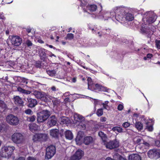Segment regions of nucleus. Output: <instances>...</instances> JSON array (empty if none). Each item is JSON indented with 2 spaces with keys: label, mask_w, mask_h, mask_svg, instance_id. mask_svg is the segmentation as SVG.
I'll use <instances>...</instances> for the list:
<instances>
[{
  "label": "nucleus",
  "mask_w": 160,
  "mask_h": 160,
  "mask_svg": "<svg viewBox=\"0 0 160 160\" xmlns=\"http://www.w3.org/2000/svg\"><path fill=\"white\" fill-rule=\"evenodd\" d=\"M31 29L30 28H27V31L28 33H29L31 32Z\"/></svg>",
  "instance_id": "64"
},
{
  "label": "nucleus",
  "mask_w": 160,
  "mask_h": 160,
  "mask_svg": "<svg viewBox=\"0 0 160 160\" xmlns=\"http://www.w3.org/2000/svg\"><path fill=\"white\" fill-rule=\"evenodd\" d=\"M117 108L118 110L121 111L123 108V106L122 104H119Z\"/></svg>",
  "instance_id": "49"
},
{
  "label": "nucleus",
  "mask_w": 160,
  "mask_h": 160,
  "mask_svg": "<svg viewBox=\"0 0 160 160\" xmlns=\"http://www.w3.org/2000/svg\"><path fill=\"white\" fill-rule=\"evenodd\" d=\"M112 130L114 132L117 131L118 132L121 133L123 132L122 129L118 127H115L112 128Z\"/></svg>",
  "instance_id": "32"
},
{
  "label": "nucleus",
  "mask_w": 160,
  "mask_h": 160,
  "mask_svg": "<svg viewBox=\"0 0 160 160\" xmlns=\"http://www.w3.org/2000/svg\"><path fill=\"white\" fill-rule=\"evenodd\" d=\"M135 127L138 131H141L143 129V125L140 122H137L135 124Z\"/></svg>",
  "instance_id": "27"
},
{
  "label": "nucleus",
  "mask_w": 160,
  "mask_h": 160,
  "mask_svg": "<svg viewBox=\"0 0 160 160\" xmlns=\"http://www.w3.org/2000/svg\"><path fill=\"white\" fill-rule=\"evenodd\" d=\"M15 148L13 146H5L2 148L0 153V156L3 158H9L12 155Z\"/></svg>",
  "instance_id": "1"
},
{
  "label": "nucleus",
  "mask_w": 160,
  "mask_h": 160,
  "mask_svg": "<svg viewBox=\"0 0 160 160\" xmlns=\"http://www.w3.org/2000/svg\"><path fill=\"white\" fill-rule=\"evenodd\" d=\"M147 154L148 157L150 158L156 159L160 157V151L155 149H150L148 152Z\"/></svg>",
  "instance_id": "10"
},
{
  "label": "nucleus",
  "mask_w": 160,
  "mask_h": 160,
  "mask_svg": "<svg viewBox=\"0 0 160 160\" xmlns=\"http://www.w3.org/2000/svg\"><path fill=\"white\" fill-rule=\"evenodd\" d=\"M103 107V108L104 109H107V108L108 107V105H104V104H102Z\"/></svg>",
  "instance_id": "61"
},
{
  "label": "nucleus",
  "mask_w": 160,
  "mask_h": 160,
  "mask_svg": "<svg viewBox=\"0 0 160 160\" xmlns=\"http://www.w3.org/2000/svg\"><path fill=\"white\" fill-rule=\"evenodd\" d=\"M70 122L69 119L66 117H63L61 118L60 123L61 124H67Z\"/></svg>",
  "instance_id": "26"
},
{
  "label": "nucleus",
  "mask_w": 160,
  "mask_h": 160,
  "mask_svg": "<svg viewBox=\"0 0 160 160\" xmlns=\"http://www.w3.org/2000/svg\"><path fill=\"white\" fill-rule=\"evenodd\" d=\"M27 160H36V159L35 158H34V157H32L29 156L27 158Z\"/></svg>",
  "instance_id": "54"
},
{
  "label": "nucleus",
  "mask_w": 160,
  "mask_h": 160,
  "mask_svg": "<svg viewBox=\"0 0 160 160\" xmlns=\"http://www.w3.org/2000/svg\"><path fill=\"white\" fill-rule=\"evenodd\" d=\"M78 128L81 130H85L86 128V125L83 123L80 122L78 126Z\"/></svg>",
  "instance_id": "36"
},
{
  "label": "nucleus",
  "mask_w": 160,
  "mask_h": 160,
  "mask_svg": "<svg viewBox=\"0 0 160 160\" xmlns=\"http://www.w3.org/2000/svg\"><path fill=\"white\" fill-rule=\"evenodd\" d=\"M67 38L69 40H72L74 38V35L71 33H68L67 35Z\"/></svg>",
  "instance_id": "42"
},
{
  "label": "nucleus",
  "mask_w": 160,
  "mask_h": 160,
  "mask_svg": "<svg viewBox=\"0 0 160 160\" xmlns=\"http://www.w3.org/2000/svg\"><path fill=\"white\" fill-rule=\"evenodd\" d=\"M36 117L35 115H32L30 117H28L27 120V121L30 122H33L36 119Z\"/></svg>",
  "instance_id": "37"
},
{
  "label": "nucleus",
  "mask_w": 160,
  "mask_h": 160,
  "mask_svg": "<svg viewBox=\"0 0 160 160\" xmlns=\"http://www.w3.org/2000/svg\"><path fill=\"white\" fill-rule=\"evenodd\" d=\"M74 117V120L76 121V123L77 122H83L85 120V118L84 117L78 114H75Z\"/></svg>",
  "instance_id": "18"
},
{
  "label": "nucleus",
  "mask_w": 160,
  "mask_h": 160,
  "mask_svg": "<svg viewBox=\"0 0 160 160\" xmlns=\"http://www.w3.org/2000/svg\"><path fill=\"white\" fill-rule=\"evenodd\" d=\"M7 106L4 102L1 100H0V108L3 109H5L6 108Z\"/></svg>",
  "instance_id": "39"
},
{
  "label": "nucleus",
  "mask_w": 160,
  "mask_h": 160,
  "mask_svg": "<svg viewBox=\"0 0 160 160\" xmlns=\"http://www.w3.org/2000/svg\"><path fill=\"white\" fill-rule=\"evenodd\" d=\"M22 42V39L18 36H13L11 40L12 44L16 46L20 45L21 44Z\"/></svg>",
  "instance_id": "12"
},
{
  "label": "nucleus",
  "mask_w": 160,
  "mask_h": 160,
  "mask_svg": "<svg viewBox=\"0 0 160 160\" xmlns=\"http://www.w3.org/2000/svg\"><path fill=\"white\" fill-rule=\"evenodd\" d=\"M28 106L30 108L34 107L38 104L37 100L30 97H28L27 98Z\"/></svg>",
  "instance_id": "13"
},
{
  "label": "nucleus",
  "mask_w": 160,
  "mask_h": 160,
  "mask_svg": "<svg viewBox=\"0 0 160 160\" xmlns=\"http://www.w3.org/2000/svg\"><path fill=\"white\" fill-rule=\"evenodd\" d=\"M130 125V123L127 122H126L123 123L122 126L125 128H127Z\"/></svg>",
  "instance_id": "46"
},
{
  "label": "nucleus",
  "mask_w": 160,
  "mask_h": 160,
  "mask_svg": "<svg viewBox=\"0 0 160 160\" xmlns=\"http://www.w3.org/2000/svg\"><path fill=\"white\" fill-rule=\"evenodd\" d=\"M94 103L95 105L98 104V101L96 99H94Z\"/></svg>",
  "instance_id": "62"
},
{
  "label": "nucleus",
  "mask_w": 160,
  "mask_h": 160,
  "mask_svg": "<svg viewBox=\"0 0 160 160\" xmlns=\"http://www.w3.org/2000/svg\"><path fill=\"white\" fill-rule=\"evenodd\" d=\"M44 49H41L39 51V54L40 57L41 59L44 61L47 58L46 54L45 52Z\"/></svg>",
  "instance_id": "20"
},
{
  "label": "nucleus",
  "mask_w": 160,
  "mask_h": 160,
  "mask_svg": "<svg viewBox=\"0 0 160 160\" xmlns=\"http://www.w3.org/2000/svg\"><path fill=\"white\" fill-rule=\"evenodd\" d=\"M156 45L158 48L160 49V40L156 41Z\"/></svg>",
  "instance_id": "51"
},
{
  "label": "nucleus",
  "mask_w": 160,
  "mask_h": 160,
  "mask_svg": "<svg viewBox=\"0 0 160 160\" xmlns=\"http://www.w3.org/2000/svg\"><path fill=\"white\" fill-rule=\"evenodd\" d=\"M141 31L143 33H146V30L143 28H142L141 29Z\"/></svg>",
  "instance_id": "63"
},
{
  "label": "nucleus",
  "mask_w": 160,
  "mask_h": 160,
  "mask_svg": "<svg viewBox=\"0 0 160 160\" xmlns=\"http://www.w3.org/2000/svg\"><path fill=\"white\" fill-rule=\"evenodd\" d=\"M152 57V55L150 53L148 54L147 55V58H151Z\"/></svg>",
  "instance_id": "55"
},
{
  "label": "nucleus",
  "mask_w": 160,
  "mask_h": 160,
  "mask_svg": "<svg viewBox=\"0 0 160 160\" xmlns=\"http://www.w3.org/2000/svg\"><path fill=\"white\" fill-rule=\"evenodd\" d=\"M125 18L126 21H132L134 19V17L130 13H126L125 15Z\"/></svg>",
  "instance_id": "29"
},
{
  "label": "nucleus",
  "mask_w": 160,
  "mask_h": 160,
  "mask_svg": "<svg viewBox=\"0 0 160 160\" xmlns=\"http://www.w3.org/2000/svg\"><path fill=\"white\" fill-rule=\"evenodd\" d=\"M7 122L10 125L16 126L19 122V120L17 116L12 114H10L7 115L6 118Z\"/></svg>",
  "instance_id": "6"
},
{
  "label": "nucleus",
  "mask_w": 160,
  "mask_h": 160,
  "mask_svg": "<svg viewBox=\"0 0 160 160\" xmlns=\"http://www.w3.org/2000/svg\"><path fill=\"white\" fill-rule=\"evenodd\" d=\"M47 72L48 75L52 77L55 76L56 73V72L55 70H48L47 71Z\"/></svg>",
  "instance_id": "34"
},
{
  "label": "nucleus",
  "mask_w": 160,
  "mask_h": 160,
  "mask_svg": "<svg viewBox=\"0 0 160 160\" xmlns=\"http://www.w3.org/2000/svg\"><path fill=\"white\" fill-rule=\"evenodd\" d=\"M83 2H81L82 4L81 5L82 6H85L86 5H87V2L85 1L84 0H83Z\"/></svg>",
  "instance_id": "58"
},
{
  "label": "nucleus",
  "mask_w": 160,
  "mask_h": 160,
  "mask_svg": "<svg viewBox=\"0 0 160 160\" xmlns=\"http://www.w3.org/2000/svg\"><path fill=\"white\" fill-rule=\"evenodd\" d=\"M30 130L32 132H34L38 130L39 129V127L35 123H32L29 125Z\"/></svg>",
  "instance_id": "19"
},
{
  "label": "nucleus",
  "mask_w": 160,
  "mask_h": 160,
  "mask_svg": "<svg viewBox=\"0 0 160 160\" xmlns=\"http://www.w3.org/2000/svg\"><path fill=\"white\" fill-rule=\"evenodd\" d=\"M43 63L41 61H36L35 65L37 68H41L43 67Z\"/></svg>",
  "instance_id": "33"
},
{
  "label": "nucleus",
  "mask_w": 160,
  "mask_h": 160,
  "mask_svg": "<svg viewBox=\"0 0 160 160\" xmlns=\"http://www.w3.org/2000/svg\"><path fill=\"white\" fill-rule=\"evenodd\" d=\"M98 136L100 137L104 143L107 141V137L106 135L102 131H100L98 133Z\"/></svg>",
  "instance_id": "24"
},
{
  "label": "nucleus",
  "mask_w": 160,
  "mask_h": 160,
  "mask_svg": "<svg viewBox=\"0 0 160 160\" xmlns=\"http://www.w3.org/2000/svg\"><path fill=\"white\" fill-rule=\"evenodd\" d=\"M32 94L33 95L37 98L40 99L45 102L48 101V96L46 93L36 90H32Z\"/></svg>",
  "instance_id": "4"
},
{
  "label": "nucleus",
  "mask_w": 160,
  "mask_h": 160,
  "mask_svg": "<svg viewBox=\"0 0 160 160\" xmlns=\"http://www.w3.org/2000/svg\"><path fill=\"white\" fill-rule=\"evenodd\" d=\"M51 90L53 91H55L56 90V88L55 86H52L51 88Z\"/></svg>",
  "instance_id": "59"
},
{
  "label": "nucleus",
  "mask_w": 160,
  "mask_h": 160,
  "mask_svg": "<svg viewBox=\"0 0 160 160\" xmlns=\"http://www.w3.org/2000/svg\"><path fill=\"white\" fill-rule=\"evenodd\" d=\"M97 115L99 117L102 115L103 114V109L102 108H100L98 109L96 112Z\"/></svg>",
  "instance_id": "38"
},
{
  "label": "nucleus",
  "mask_w": 160,
  "mask_h": 160,
  "mask_svg": "<svg viewBox=\"0 0 160 160\" xmlns=\"http://www.w3.org/2000/svg\"><path fill=\"white\" fill-rule=\"evenodd\" d=\"M84 152L81 149L78 150L74 154L79 160L82 158L84 155Z\"/></svg>",
  "instance_id": "23"
},
{
  "label": "nucleus",
  "mask_w": 160,
  "mask_h": 160,
  "mask_svg": "<svg viewBox=\"0 0 160 160\" xmlns=\"http://www.w3.org/2000/svg\"><path fill=\"white\" fill-rule=\"evenodd\" d=\"M47 45L48 46L49 48H53L54 49H55V48L53 47L52 45H49L48 44H47Z\"/></svg>",
  "instance_id": "60"
},
{
  "label": "nucleus",
  "mask_w": 160,
  "mask_h": 160,
  "mask_svg": "<svg viewBox=\"0 0 160 160\" xmlns=\"http://www.w3.org/2000/svg\"><path fill=\"white\" fill-rule=\"evenodd\" d=\"M86 7L87 9L91 12L95 11L97 9V6L95 5H88Z\"/></svg>",
  "instance_id": "28"
},
{
  "label": "nucleus",
  "mask_w": 160,
  "mask_h": 160,
  "mask_svg": "<svg viewBox=\"0 0 160 160\" xmlns=\"http://www.w3.org/2000/svg\"><path fill=\"white\" fill-rule=\"evenodd\" d=\"M101 121L105 122L106 120V118L105 117H102L100 119Z\"/></svg>",
  "instance_id": "56"
},
{
  "label": "nucleus",
  "mask_w": 160,
  "mask_h": 160,
  "mask_svg": "<svg viewBox=\"0 0 160 160\" xmlns=\"http://www.w3.org/2000/svg\"><path fill=\"white\" fill-rule=\"evenodd\" d=\"M108 90L107 88L101 86L99 91L108 92Z\"/></svg>",
  "instance_id": "45"
},
{
  "label": "nucleus",
  "mask_w": 160,
  "mask_h": 160,
  "mask_svg": "<svg viewBox=\"0 0 160 160\" xmlns=\"http://www.w3.org/2000/svg\"><path fill=\"white\" fill-rule=\"evenodd\" d=\"M114 13L115 14V18L119 22L122 21L123 17L127 13L126 10L127 9L124 8L116 7L114 9Z\"/></svg>",
  "instance_id": "3"
},
{
  "label": "nucleus",
  "mask_w": 160,
  "mask_h": 160,
  "mask_svg": "<svg viewBox=\"0 0 160 160\" xmlns=\"http://www.w3.org/2000/svg\"><path fill=\"white\" fill-rule=\"evenodd\" d=\"M52 102L54 105L56 106L58 105L59 104H60V102L58 100H57L56 99L52 101Z\"/></svg>",
  "instance_id": "48"
},
{
  "label": "nucleus",
  "mask_w": 160,
  "mask_h": 160,
  "mask_svg": "<svg viewBox=\"0 0 160 160\" xmlns=\"http://www.w3.org/2000/svg\"><path fill=\"white\" fill-rule=\"evenodd\" d=\"M57 119L55 116L52 115L48 118L47 125L49 127H51L56 125Z\"/></svg>",
  "instance_id": "11"
},
{
  "label": "nucleus",
  "mask_w": 160,
  "mask_h": 160,
  "mask_svg": "<svg viewBox=\"0 0 160 160\" xmlns=\"http://www.w3.org/2000/svg\"><path fill=\"white\" fill-rule=\"evenodd\" d=\"M26 44L27 45L28 47L31 46L32 45V44L31 42V41L29 40H28L27 41H26Z\"/></svg>",
  "instance_id": "52"
},
{
  "label": "nucleus",
  "mask_w": 160,
  "mask_h": 160,
  "mask_svg": "<svg viewBox=\"0 0 160 160\" xmlns=\"http://www.w3.org/2000/svg\"><path fill=\"white\" fill-rule=\"evenodd\" d=\"M129 160H142L141 158L138 154H132L129 156Z\"/></svg>",
  "instance_id": "21"
},
{
  "label": "nucleus",
  "mask_w": 160,
  "mask_h": 160,
  "mask_svg": "<svg viewBox=\"0 0 160 160\" xmlns=\"http://www.w3.org/2000/svg\"><path fill=\"white\" fill-rule=\"evenodd\" d=\"M65 136L66 138L69 140H72L73 138L72 133L69 130H67L65 132Z\"/></svg>",
  "instance_id": "25"
},
{
  "label": "nucleus",
  "mask_w": 160,
  "mask_h": 160,
  "mask_svg": "<svg viewBox=\"0 0 160 160\" xmlns=\"http://www.w3.org/2000/svg\"><path fill=\"white\" fill-rule=\"evenodd\" d=\"M48 138L47 134L45 133H38L35 134L32 139L34 142L39 141L44 142L46 141Z\"/></svg>",
  "instance_id": "9"
},
{
  "label": "nucleus",
  "mask_w": 160,
  "mask_h": 160,
  "mask_svg": "<svg viewBox=\"0 0 160 160\" xmlns=\"http://www.w3.org/2000/svg\"><path fill=\"white\" fill-rule=\"evenodd\" d=\"M95 139L91 136H86L83 138V143L85 145L92 144L94 143Z\"/></svg>",
  "instance_id": "15"
},
{
  "label": "nucleus",
  "mask_w": 160,
  "mask_h": 160,
  "mask_svg": "<svg viewBox=\"0 0 160 160\" xmlns=\"http://www.w3.org/2000/svg\"><path fill=\"white\" fill-rule=\"evenodd\" d=\"M115 156V155H114V157ZM115 158V159H113L111 157H108L106 158L105 160H116V159H115V158Z\"/></svg>",
  "instance_id": "57"
},
{
  "label": "nucleus",
  "mask_w": 160,
  "mask_h": 160,
  "mask_svg": "<svg viewBox=\"0 0 160 160\" xmlns=\"http://www.w3.org/2000/svg\"><path fill=\"white\" fill-rule=\"evenodd\" d=\"M50 134L52 137L57 138H59V134L61 137H62L63 135L61 133H59V130L56 129L51 130L50 131Z\"/></svg>",
  "instance_id": "17"
},
{
  "label": "nucleus",
  "mask_w": 160,
  "mask_h": 160,
  "mask_svg": "<svg viewBox=\"0 0 160 160\" xmlns=\"http://www.w3.org/2000/svg\"><path fill=\"white\" fill-rule=\"evenodd\" d=\"M155 145L156 146L159 147H160V141L157 140L155 142Z\"/></svg>",
  "instance_id": "53"
},
{
  "label": "nucleus",
  "mask_w": 160,
  "mask_h": 160,
  "mask_svg": "<svg viewBox=\"0 0 160 160\" xmlns=\"http://www.w3.org/2000/svg\"><path fill=\"white\" fill-rule=\"evenodd\" d=\"M49 111L43 110L37 114V121L38 123H42L46 121L50 116Z\"/></svg>",
  "instance_id": "2"
},
{
  "label": "nucleus",
  "mask_w": 160,
  "mask_h": 160,
  "mask_svg": "<svg viewBox=\"0 0 160 160\" xmlns=\"http://www.w3.org/2000/svg\"><path fill=\"white\" fill-rule=\"evenodd\" d=\"M13 100L15 104L22 107L24 106V102L22 98L19 96H14L13 98Z\"/></svg>",
  "instance_id": "14"
},
{
  "label": "nucleus",
  "mask_w": 160,
  "mask_h": 160,
  "mask_svg": "<svg viewBox=\"0 0 160 160\" xmlns=\"http://www.w3.org/2000/svg\"><path fill=\"white\" fill-rule=\"evenodd\" d=\"M150 123L147 122H146L145 124H146V129L150 132L152 131L153 130L152 126V125H149Z\"/></svg>",
  "instance_id": "31"
},
{
  "label": "nucleus",
  "mask_w": 160,
  "mask_h": 160,
  "mask_svg": "<svg viewBox=\"0 0 160 160\" xmlns=\"http://www.w3.org/2000/svg\"><path fill=\"white\" fill-rule=\"evenodd\" d=\"M70 160H79L76 156L73 155L70 158Z\"/></svg>",
  "instance_id": "50"
},
{
  "label": "nucleus",
  "mask_w": 160,
  "mask_h": 160,
  "mask_svg": "<svg viewBox=\"0 0 160 160\" xmlns=\"http://www.w3.org/2000/svg\"><path fill=\"white\" fill-rule=\"evenodd\" d=\"M24 112L25 113L29 115H32L33 113V112L30 109H28L26 110Z\"/></svg>",
  "instance_id": "44"
},
{
  "label": "nucleus",
  "mask_w": 160,
  "mask_h": 160,
  "mask_svg": "<svg viewBox=\"0 0 160 160\" xmlns=\"http://www.w3.org/2000/svg\"><path fill=\"white\" fill-rule=\"evenodd\" d=\"M135 139H136V143L138 145L140 144L141 143L142 141L143 140L142 138L139 136L136 137Z\"/></svg>",
  "instance_id": "35"
},
{
  "label": "nucleus",
  "mask_w": 160,
  "mask_h": 160,
  "mask_svg": "<svg viewBox=\"0 0 160 160\" xmlns=\"http://www.w3.org/2000/svg\"><path fill=\"white\" fill-rule=\"evenodd\" d=\"M107 148L112 149L118 148L119 146V142L116 139L110 140L109 142L107 141L103 143Z\"/></svg>",
  "instance_id": "7"
},
{
  "label": "nucleus",
  "mask_w": 160,
  "mask_h": 160,
  "mask_svg": "<svg viewBox=\"0 0 160 160\" xmlns=\"http://www.w3.org/2000/svg\"><path fill=\"white\" fill-rule=\"evenodd\" d=\"M56 152L55 147L52 145L48 146L46 149V157L48 159L51 158Z\"/></svg>",
  "instance_id": "8"
},
{
  "label": "nucleus",
  "mask_w": 160,
  "mask_h": 160,
  "mask_svg": "<svg viewBox=\"0 0 160 160\" xmlns=\"http://www.w3.org/2000/svg\"><path fill=\"white\" fill-rule=\"evenodd\" d=\"M102 85H101L100 84H96L95 85V89L96 90H98V91H99L100 87Z\"/></svg>",
  "instance_id": "47"
},
{
  "label": "nucleus",
  "mask_w": 160,
  "mask_h": 160,
  "mask_svg": "<svg viewBox=\"0 0 160 160\" xmlns=\"http://www.w3.org/2000/svg\"><path fill=\"white\" fill-rule=\"evenodd\" d=\"M12 141L17 144H22L24 141V136L20 133L15 132L11 137Z\"/></svg>",
  "instance_id": "5"
},
{
  "label": "nucleus",
  "mask_w": 160,
  "mask_h": 160,
  "mask_svg": "<svg viewBox=\"0 0 160 160\" xmlns=\"http://www.w3.org/2000/svg\"><path fill=\"white\" fill-rule=\"evenodd\" d=\"M17 91L21 93L26 95L30 94L32 92V91L25 90L20 87L18 88Z\"/></svg>",
  "instance_id": "22"
},
{
  "label": "nucleus",
  "mask_w": 160,
  "mask_h": 160,
  "mask_svg": "<svg viewBox=\"0 0 160 160\" xmlns=\"http://www.w3.org/2000/svg\"><path fill=\"white\" fill-rule=\"evenodd\" d=\"M84 136V132L83 131H80L78 132L77 136L82 138Z\"/></svg>",
  "instance_id": "43"
},
{
  "label": "nucleus",
  "mask_w": 160,
  "mask_h": 160,
  "mask_svg": "<svg viewBox=\"0 0 160 160\" xmlns=\"http://www.w3.org/2000/svg\"><path fill=\"white\" fill-rule=\"evenodd\" d=\"M75 141L77 144L80 145L83 143L82 138L77 136L75 138Z\"/></svg>",
  "instance_id": "30"
},
{
  "label": "nucleus",
  "mask_w": 160,
  "mask_h": 160,
  "mask_svg": "<svg viewBox=\"0 0 160 160\" xmlns=\"http://www.w3.org/2000/svg\"><path fill=\"white\" fill-rule=\"evenodd\" d=\"M114 157L115 159H116V160L119 159V160H127L125 158H124L119 155H115Z\"/></svg>",
  "instance_id": "40"
},
{
  "label": "nucleus",
  "mask_w": 160,
  "mask_h": 160,
  "mask_svg": "<svg viewBox=\"0 0 160 160\" xmlns=\"http://www.w3.org/2000/svg\"><path fill=\"white\" fill-rule=\"evenodd\" d=\"M87 80L88 81V88L89 89L90 87L93 84V83L92 82V78L90 77H88Z\"/></svg>",
  "instance_id": "41"
},
{
  "label": "nucleus",
  "mask_w": 160,
  "mask_h": 160,
  "mask_svg": "<svg viewBox=\"0 0 160 160\" xmlns=\"http://www.w3.org/2000/svg\"><path fill=\"white\" fill-rule=\"evenodd\" d=\"M148 13L151 14L147 18L146 21L149 24H150L156 21L157 17L152 12H149Z\"/></svg>",
  "instance_id": "16"
}]
</instances>
